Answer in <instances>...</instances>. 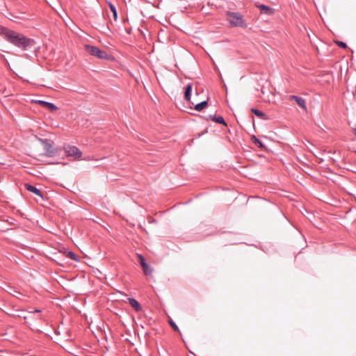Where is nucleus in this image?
Listing matches in <instances>:
<instances>
[{
  "instance_id": "1",
  "label": "nucleus",
  "mask_w": 356,
  "mask_h": 356,
  "mask_svg": "<svg viewBox=\"0 0 356 356\" xmlns=\"http://www.w3.org/2000/svg\"><path fill=\"white\" fill-rule=\"evenodd\" d=\"M0 36L13 44H34L36 42L24 35L0 26Z\"/></svg>"
},
{
  "instance_id": "2",
  "label": "nucleus",
  "mask_w": 356,
  "mask_h": 356,
  "mask_svg": "<svg viewBox=\"0 0 356 356\" xmlns=\"http://www.w3.org/2000/svg\"><path fill=\"white\" fill-rule=\"evenodd\" d=\"M86 52L98 58L105 59L107 60H113L114 57L109 54H107L105 51L101 50L97 46H85Z\"/></svg>"
},
{
  "instance_id": "3",
  "label": "nucleus",
  "mask_w": 356,
  "mask_h": 356,
  "mask_svg": "<svg viewBox=\"0 0 356 356\" xmlns=\"http://www.w3.org/2000/svg\"><path fill=\"white\" fill-rule=\"evenodd\" d=\"M227 15L229 17V22L234 27H246L247 24L242 15L239 13L230 12L227 13Z\"/></svg>"
},
{
  "instance_id": "4",
  "label": "nucleus",
  "mask_w": 356,
  "mask_h": 356,
  "mask_svg": "<svg viewBox=\"0 0 356 356\" xmlns=\"http://www.w3.org/2000/svg\"><path fill=\"white\" fill-rule=\"evenodd\" d=\"M63 150L68 157H72L74 160H79L82 156L81 151L76 146L65 145Z\"/></svg>"
},
{
  "instance_id": "5",
  "label": "nucleus",
  "mask_w": 356,
  "mask_h": 356,
  "mask_svg": "<svg viewBox=\"0 0 356 356\" xmlns=\"http://www.w3.org/2000/svg\"><path fill=\"white\" fill-rule=\"evenodd\" d=\"M137 256L138 258V261L143 268L145 275H151L152 273V269L149 267V264H147L145 257L142 254H138Z\"/></svg>"
},
{
  "instance_id": "6",
  "label": "nucleus",
  "mask_w": 356,
  "mask_h": 356,
  "mask_svg": "<svg viewBox=\"0 0 356 356\" xmlns=\"http://www.w3.org/2000/svg\"><path fill=\"white\" fill-rule=\"evenodd\" d=\"M40 141L44 145V149L46 152V155L48 156H53L56 154V151L52 147L51 144L47 139H40Z\"/></svg>"
},
{
  "instance_id": "7",
  "label": "nucleus",
  "mask_w": 356,
  "mask_h": 356,
  "mask_svg": "<svg viewBox=\"0 0 356 356\" xmlns=\"http://www.w3.org/2000/svg\"><path fill=\"white\" fill-rule=\"evenodd\" d=\"M35 102L51 112H55L58 109L54 104L51 102H45L43 100H35Z\"/></svg>"
},
{
  "instance_id": "8",
  "label": "nucleus",
  "mask_w": 356,
  "mask_h": 356,
  "mask_svg": "<svg viewBox=\"0 0 356 356\" xmlns=\"http://www.w3.org/2000/svg\"><path fill=\"white\" fill-rule=\"evenodd\" d=\"M128 303L130 305V306L136 311V312H140L142 310V306L139 303L138 300H136L134 298H128Z\"/></svg>"
},
{
  "instance_id": "9",
  "label": "nucleus",
  "mask_w": 356,
  "mask_h": 356,
  "mask_svg": "<svg viewBox=\"0 0 356 356\" xmlns=\"http://www.w3.org/2000/svg\"><path fill=\"white\" fill-rule=\"evenodd\" d=\"M289 99L290 100H294L296 101V102L302 108L305 109L306 108V104H305V100L302 98V97H298V96H296V95H291L289 96Z\"/></svg>"
},
{
  "instance_id": "10",
  "label": "nucleus",
  "mask_w": 356,
  "mask_h": 356,
  "mask_svg": "<svg viewBox=\"0 0 356 356\" xmlns=\"http://www.w3.org/2000/svg\"><path fill=\"white\" fill-rule=\"evenodd\" d=\"M24 188L30 191V192H32L34 194H35L36 195L38 196H40L41 197H42V192L38 189L36 187L32 186L31 184H24Z\"/></svg>"
},
{
  "instance_id": "11",
  "label": "nucleus",
  "mask_w": 356,
  "mask_h": 356,
  "mask_svg": "<svg viewBox=\"0 0 356 356\" xmlns=\"http://www.w3.org/2000/svg\"><path fill=\"white\" fill-rule=\"evenodd\" d=\"M258 8H259L261 13L262 14L270 15L273 13V10L270 7L266 6L264 4L259 5Z\"/></svg>"
},
{
  "instance_id": "12",
  "label": "nucleus",
  "mask_w": 356,
  "mask_h": 356,
  "mask_svg": "<svg viewBox=\"0 0 356 356\" xmlns=\"http://www.w3.org/2000/svg\"><path fill=\"white\" fill-rule=\"evenodd\" d=\"M251 112L262 120H266L269 119L266 113H264L263 111L258 110L257 108H251Z\"/></svg>"
},
{
  "instance_id": "13",
  "label": "nucleus",
  "mask_w": 356,
  "mask_h": 356,
  "mask_svg": "<svg viewBox=\"0 0 356 356\" xmlns=\"http://www.w3.org/2000/svg\"><path fill=\"white\" fill-rule=\"evenodd\" d=\"M191 91H192V83H188L186 86V87L185 88V92H184V99L188 102H190V100H191Z\"/></svg>"
},
{
  "instance_id": "14",
  "label": "nucleus",
  "mask_w": 356,
  "mask_h": 356,
  "mask_svg": "<svg viewBox=\"0 0 356 356\" xmlns=\"http://www.w3.org/2000/svg\"><path fill=\"white\" fill-rule=\"evenodd\" d=\"M209 118L211 119L212 121L227 126V123L222 116L210 115Z\"/></svg>"
},
{
  "instance_id": "15",
  "label": "nucleus",
  "mask_w": 356,
  "mask_h": 356,
  "mask_svg": "<svg viewBox=\"0 0 356 356\" xmlns=\"http://www.w3.org/2000/svg\"><path fill=\"white\" fill-rule=\"evenodd\" d=\"M208 105V102L207 100L202 101L200 103L196 104L195 105V110L197 111H202Z\"/></svg>"
},
{
  "instance_id": "16",
  "label": "nucleus",
  "mask_w": 356,
  "mask_h": 356,
  "mask_svg": "<svg viewBox=\"0 0 356 356\" xmlns=\"http://www.w3.org/2000/svg\"><path fill=\"white\" fill-rule=\"evenodd\" d=\"M108 6L110 8V10L113 13L114 19H116L118 17V13H117V9H116L115 6L111 2H108Z\"/></svg>"
},
{
  "instance_id": "17",
  "label": "nucleus",
  "mask_w": 356,
  "mask_h": 356,
  "mask_svg": "<svg viewBox=\"0 0 356 356\" xmlns=\"http://www.w3.org/2000/svg\"><path fill=\"white\" fill-rule=\"evenodd\" d=\"M252 140H253V143L257 145L258 147L262 148L264 147V144L263 143L259 140L257 138H256L255 136H253L252 138Z\"/></svg>"
},
{
  "instance_id": "18",
  "label": "nucleus",
  "mask_w": 356,
  "mask_h": 356,
  "mask_svg": "<svg viewBox=\"0 0 356 356\" xmlns=\"http://www.w3.org/2000/svg\"><path fill=\"white\" fill-rule=\"evenodd\" d=\"M67 257L68 258H70L71 259L74 260V261H78L79 259H78V257L72 251H69L67 252Z\"/></svg>"
},
{
  "instance_id": "19",
  "label": "nucleus",
  "mask_w": 356,
  "mask_h": 356,
  "mask_svg": "<svg viewBox=\"0 0 356 356\" xmlns=\"http://www.w3.org/2000/svg\"><path fill=\"white\" fill-rule=\"evenodd\" d=\"M169 323H170V326L172 327V328L175 331L179 332V330L178 326L176 325V323H175L173 321L170 320V321H169Z\"/></svg>"
},
{
  "instance_id": "20",
  "label": "nucleus",
  "mask_w": 356,
  "mask_h": 356,
  "mask_svg": "<svg viewBox=\"0 0 356 356\" xmlns=\"http://www.w3.org/2000/svg\"><path fill=\"white\" fill-rule=\"evenodd\" d=\"M335 44H346V43L342 41H336Z\"/></svg>"
},
{
  "instance_id": "21",
  "label": "nucleus",
  "mask_w": 356,
  "mask_h": 356,
  "mask_svg": "<svg viewBox=\"0 0 356 356\" xmlns=\"http://www.w3.org/2000/svg\"><path fill=\"white\" fill-rule=\"evenodd\" d=\"M22 47H24V49H23L24 50H26V47H27L26 45H24V46H22Z\"/></svg>"
},
{
  "instance_id": "22",
  "label": "nucleus",
  "mask_w": 356,
  "mask_h": 356,
  "mask_svg": "<svg viewBox=\"0 0 356 356\" xmlns=\"http://www.w3.org/2000/svg\"><path fill=\"white\" fill-rule=\"evenodd\" d=\"M341 47H343V48H344V49H346L348 46L344 45V46H341Z\"/></svg>"
},
{
  "instance_id": "23",
  "label": "nucleus",
  "mask_w": 356,
  "mask_h": 356,
  "mask_svg": "<svg viewBox=\"0 0 356 356\" xmlns=\"http://www.w3.org/2000/svg\"><path fill=\"white\" fill-rule=\"evenodd\" d=\"M355 135L356 136V128L355 129Z\"/></svg>"
}]
</instances>
